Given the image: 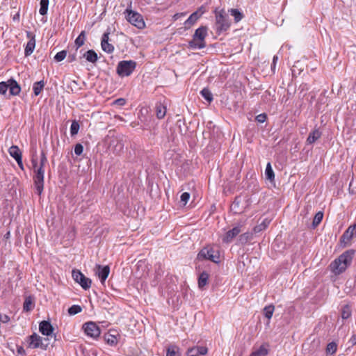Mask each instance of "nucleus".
I'll return each mask as SVG.
<instances>
[{
    "instance_id": "38",
    "label": "nucleus",
    "mask_w": 356,
    "mask_h": 356,
    "mask_svg": "<svg viewBox=\"0 0 356 356\" xmlns=\"http://www.w3.org/2000/svg\"><path fill=\"white\" fill-rule=\"evenodd\" d=\"M323 212L318 211V213H316L314 218V220H313V222H312L313 226L316 227L318 225H319V223L321 222V220L323 219Z\"/></svg>"
},
{
    "instance_id": "23",
    "label": "nucleus",
    "mask_w": 356,
    "mask_h": 356,
    "mask_svg": "<svg viewBox=\"0 0 356 356\" xmlns=\"http://www.w3.org/2000/svg\"><path fill=\"white\" fill-rule=\"evenodd\" d=\"M83 57L86 60L90 63H95L98 60L97 53L93 50H88L83 54Z\"/></svg>"
},
{
    "instance_id": "1",
    "label": "nucleus",
    "mask_w": 356,
    "mask_h": 356,
    "mask_svg": "<svg viewBox=\"0 0 356 356\" xmlns=\"http://www.w3.org/2000/svg\"><path fill=\"white\" fill-rule=\"evenodd\" d=\"M31 165L33 172V180L37 193L40 195L44 189V166L47 163V158L44 151L40 153V157L34 152L31 157Z\"/></svg>"
},
{
    "instance_id": "15",
    "label": "nucleus",
    "mask_w": 356,
    "mask_h": 356,
    "mask_svg": "<svg viewBox=\"0 0 356 356\" xmlns=\"http://www.w3.org/2000/svg\"><path fill=\"white\" fill-rule=\"evenodd\" d=\"M204 13V8L201 7L198 10L192 13L190 17L186 19L184 24L186 26H191L194 24L197 20Z\"/></svg>"
},
{
    "instance_id": "30",
    "label": "nucleus",
    "mask_w": 356,
    "mask_h": 356,
    "mask_svg": "<svg viewBox=\"0 0 356 356\" xmlns=\"http://www.w3.org/2000/svg\"><path fill=\"white\" fill-rule=\"evenodd\" d=\"M105 341L108 345L112 346H115L118 342L117 337L111 333H108L105 335Z\"/></svg>"
},
{
    "instance_id": "32",
    "label": "nucleus",
    "mask_w": 356,
    "mask_h": 356,
    "mask_svg": "<svg viewBox=\"0 0 356 356\" xmlns=\"http://www.w3.org/2000/svg\"><path fill=\"white\" fill-rule=\"evenodd\" d=\"M337 350V345L335 342H330L327 345L326 354L327 356L334 355Z\"/></svg>"
},
{
    "instance_id": "20",
    "label": "nucleus",
    "mask_w": 356,
    "mask_h": 356,
    "mask_svg": "<svg viewBox=\"0 0 356 356\" xmlns=\"http://www.w3.org/2000/svg\"><path fill=\"white\" fill-rule=\"evenodd\" d=\"M8 85H9L8 89H9L10 95H17L20 92L21 88H20L19 85L17 83V81H15L14 79H9Z\"/></svg>"
},
{
    "instance_id": "46",
    "label": "nucleus",
    "mask_w": 356,
    "mask_h": 356,
    "mask_svg": "<svg viewBox=\"0 0 356 356\" xmlns=\"http://www.w3.org/2000/svg\"><path fill=\"white\" fill-rule=\"evenodd\" d=\"M175 349L176 347L175 346L169 347L167 350L166 356H175Z\"/></svg>"
},
{
    "instance_id": "48",
    "label": "nucleus",
    "mask_w": 356,
    "mask_h": 356,
    "mask_svg": "<svg viewBox=\"0 0 356 356\" xmlns=\"http://www.w3.org/2000/svg\"><path fill=\"white\" fill-rule=\"evenodd\" d=\"M126 103V101L123 98H119L114 101V104L119 106H124Z\"/></svg>"
},
{
    "instance_id": "40",
    "label": "nucleus",
    "mask_w": 356,
    "mask_h": 356,
    "mask_svg": "<svg viewBox=\"0 0 356 356\" xmlns=\"http://www.w3.org/2000/svg\"><path fill=\"white\" fill-rule=\"evenodd\" d=\"M252 238V234L249 232H245L239 236V241L242 243H247Z\"/></svg>"
},
{
    "instance_id": "34",
    "label": "nucleus",
    "mask_w": 356,
    "mask_h": 356,
    "mask_svg": "<svg viewBox=\"0 0 356 356\" xmlns=\"http://www.w3.org/2000/svg\"><path fill=\"white\" fill-rule=\"evenodd\" d=\"M49 6V0H41L40 1V8L39 10V13L42 15H44L47 14Z\"/></svg>"
},
{
    "instance_id": "2",
    "label": "nucleus",
    "mask_w": 356,
    "mask_h": 356,
    "mask_svg": "<svg viewBox=\"0 0 356 356\" xmlns=\"http://www.w3.org/2000/svg\"><path fill=\"white\" fill-rule=\"evenodd\" d=\"M354 254L355 250H353L344 252L330 264L332 271L335 275H339L345 271L347 267L350 265Z\"/></svg>"
},
{
    "instance_id": "22",
    "label": "nucleus",
    "mask_w": 356,
    "mask_h": 356,
    "mask_svg": "<svg viewBox=\"0 0 356 356\" xmlns=\"http://www.w3.org/2000/svg\"><path fill=\"white\" fill-rule=\"evenodd\" d=\"M321 133L318 129H314L312 132L309 133L307 138V143L308 144H313L314 142H316L318 138H321Z\"/></svg>"
},
{
    "instance_id": "45",
    "label": "nucleus",
    "mask_w": 356,
    "mask_h": 356,
    "mask_svg": "<svg viewBox=\"0 0 356 356\" xmlns=\"http://www.w3.org/2000/svg\"><path fill=\"white\" fill-rule=\"evenodd\" d=\"M83 151V147L81 144H76L74 147V153L77 156H80Z\"/></svg>"
},
{
    "instance_id": "33",
    "label": "nucleus",
    "mask_w": 356,
    "mask_h": 356,
    "mask_svg": "<svg viewBox=\"0 0 356 356\" xmlns=\"http://www.w3.org/2000/svg\"><path fill=\"white\" fill-rule=\"evenodd\" d=\"M275 310V307L273 305H269L266 306L264 309V313L265 317H266L268 320H270Z\"/></svg>"
},
{
    "instance_id": "44",
    "label": "nucleus",
    "mask_w": 356,
    "mask_h": 356,
    "mask_svg": "<svg viewBox=\"0 0 356 356\" xmlns=\"http://www.w3.org/2000/svg\"><path fill=\"white\" fill-rule=\"evenodd\" d=\"M181 202H183L184 205H186L189 200L190 194L188 192H184L181 195Z\"/></svg>"
},
{
    "instance_id": "43",
    "label": "nucleus",
    "mask_w": 356,
    "mask_h": 356,
    "mask_svg": "<svg viewBox=\"0 0 356 356\" xmlns=\"http://www.w3.org/2000/svg\"><path fill=\"white\" fill-rule=\"evenodd\" d=\"M8 81L0 82V94L5 95L8 89Z\"/></svg>"
},
{
    "instance_id": "11",
    "label": "nucleus",
    "mask_w": 356,
    "mask_h": 356,
    "mask_svg": "<svg viewBox=\"0 0 356 356\" xmlns=\"http://www.w3.org/2000/svg\"><path fill=\"white\" fill-rule=\"evenodd\" d=\"M95 272V275L99 278L101 282L104 284L109 275L110 268L108 266H102L99 264H97Z\"/></svg>"
},
{
    "instance_id": "39",
    "label": "nucleus",
    "mask_w": 356,
    "mask_h": 356,
    "mask_svg": "<svg viewBox=\"0 0 356 356\" xmlns=\"http://www.w3.org/2000/svg\"><path fill=\"white\" fill-rule=\"evenodd\" d=\"M79 129V124L76 121H73L70 126V134L72 136L76 135Z\"/></svg>"
},
{
    "instance_id": "13",
    "label": "nucleus",
    "mask_w": 356,
    "mask_h": 356,
    "mask_svg": "<svg viewBox=\"0 0 356 356\" xmlns=\"http://www.w3.org/2000/svg\"><path fill=\"white\" fill-rule=\"evenodd\" d=\"M241 231V225L234 227L225 233V236L222 237V241L226 243H229Z\"/></svg>"
},
{
    "instance_id": "50",
    "label": "nucleus",
    "mask_w": 356,
    "mask_h": 356,
    "mask_svg": "<svg viewBox=\"0 0 356 356\" xmlns=\"http://www.w3.org/2000/svg\"><path fill=\"white\" fill-rule=\"evenodd\" d=\"M15 161L17 163V165H19L20 169H22L23 170H24V165H23V163H22V157L19 159H17Z\"/></svg>"
},
{
    "instance_id": "29",
    "label": "nucleus",
    "mask_w": 356,
    "mask_h": 356,
    "mask_svg": "<svg viewBox=\"0 0 356 356\" xmlns=\"http://www.w3.org/2000/svg\"><path fill=\"white\" fill-rule=\"evenodd\" d=\"M156 116L159 119H162L166 113V108L161 104H157L156 106Z\"/></svg>"
},
{
    "instance_id": "24",
    "label": "nucleus",
    "mask_w": 356,
    "mask_h": 356,
    "mask_svg": "<svg viewBox=\"0 0 356 356\" xmlns=\"http://www.w3.org/2000/svg\"><path fill=\"white\" fill-rule=\"evenodd\" d=\"M8 153L15 160L22 157L19 148L16 145H12L8 149Z\"/></svg>"
},
{
    "instance_id": "18",
    "label": "nucleus",
    "mask_w": 356,
    "mask_h": 356,
    "mask_svg": "<svg viewBox=\"0 0 356 356\" xmlns=\"http://www.w3.org/2000/svg\"><path fill=\"white\" fill-rule=\"evenodd\" d=\"M39 330L43 335L50 336L53 333L54 327L49 321H43L40 323Z\"/></svg>"
},
{
    "instance_id": "26",
    "label": "nucleus",
    "mask_w": 356,
    "mask_h": 356,
    "mask_svg": "<svg viewBox=\"0 0 356 356\" xmlns=\"http://www.w3.org/2000/svg\"><path fill=\"white\" fill-rule=\"evenodd\" d=\"M209 280V274L206 272H202L198 278V286L200 289H202L207 284Z\"/></svg>"
},
{
    "instance_id": "9",
    "label": "nucleus",
    "mask_w": 356,
    "mask_h": 356,
    "mask_svg": "<svg viewBox=\"0 0 356 356\" xmlns=\"http://www.w3.org/2000/svg\"><path fill=\"white\" fill-rule=\"evenodd\" d=\"M83 330L85 334L92 339H97L100 334L99 327L94 322H87L83 325Z\"/></svg>"
},
{
    "instance_id": "21",
    "label": "nucleus",
    "mask_w": 356,
    "mask_h": 356,
    "mask_svg": "<svg viewBox=\"0 0 356 356\" xmlns=\"http://www.w3.org/2000/svg\"><path fill=\"white\" fill-rule=\"evenodd\" d=\"M228 15L229 14L234 17V22L238 23L243 18V14L238 9L231 8L227 11Z\"/></svg>"
},
{
    "instance_id": "36",
    "label": "nucleus",
    "mask_w": 356,
    "mask_h": 356,
    "mask_svg": "<svg viewBox=\"0 0 356 356\" xmlns=\"http://www.w3.org/2000/svg\"><path fill=\"white\" fill-rule=\"evenodd\" d=\"M351 316V309L349 305H346L343 307L341 311V317L343 319H348Z\"/></svg>"
},
{
    "instance_id": "8",
    "label": "nucleus",
    "mask_w": 356,
    "mask_h": 356,
    "mask_svg": "<svg viewBox=\"0 0 356 356\" xmlns=\"http://www.w3.org/2000/svg\"><path fill=\"white\" fill-rule=\"evenodd\" d=\"M199 259H209L213 262L218 263L219 260V252L211 247L204 248L197 254Z\"/></svg>"
},
{
    "instance_id": "28",
    "label": "nucleus",
    "mask_w": 356,
    "mask_h": 356,
    "mask_svg": "<svg viewBox=\"0 0 356 356\" xmlns=\"http://www.w3.org/2000/svg\"><path fill=\"white\" fill-rule=\"evenodd\" d=\"M265 175L267 179H268L270 181H274L275 179V174L273 170V168L271 167L270 163H268L266 165V170H265Z\"/></svg>"
},
{
    "instance_id": "47",
    "label": "nucleus",
    "mask_w": 356,
    "mask_h": 356,
    "mask_svg": "<svg viewBox=\"0 0 356 356\" xmlns=\"http://www.w3.org/2000/svg\"><path fill=\"white\" fill-rule=\"evenodd\" d=\"M256 120L261 123H263L266 120V115L264 113L259 114L256 117Z\"/></svg>"
},
{
    "instance_id": "4",
    "label": "nucleus",
    "mask_w": 356,
    "mask_h": 356,
    "mask_svg": "<svg viewBox=\"0 0 356 356\" xmlns=\"http://www.w3.org/2000/svg\"><path fill=\"white\" fill-rule=\"evenodd\" d=\"M216 30L219 32L226 31L231 25V21L228 17V13L225 10L216 11Z\"/></svg>"
},
{
    "instance_id": "51",
    "label": "nucleus",
    "mask_w": 356,
    "mask_h": 356,
    "mask_svg": "<svg viewBox=\"0 0 356 356\" xmlns=\"http://www.w3.org/2000/svg\"><path fill=\"white\" fill-rule=\"evenodd\" d=\"M349 342L351 343L352 346L356 344V334H354L351 337V338L349 340Z\"/></svg>"
},
{
    "instance_id": "3",
    "label": "nucleus",
    "mask_w": 356,
    "mask_h": 356,
    "mask_svg": "<svg viewBox=\"0 0 356 356\" xmlns=\"http://www.w3.org/2000/svg\"><path fill=\"white\" fill-rule=\"evenodd\" d=\"M207 35V30L206 27L201 26L196 29L193 40L189 42L191 48L195 49H201L204 48L205 44V38Z\"/></svg>"
},
{
    "instance_id": "31",
    "label": "nucleus",
    "mask_w": 356,
    "mask_h": 356,
    "mask_svg": "<svg viewBox=\"0 0 356 356\" xmlns=\"http://www.w3.org/2000/svg\"><path fill=\"white\" fill-rule=\"evenodd\" d=\"M269 223H270V220H268L266 218L264 219L261 224H259L254 227V229H253L254 232L258 233V232H261L262 230L265 229L268 226Z\"/></svg>"
},
{
    "instance_id": "14",
    "label": "nucleus",
    "mask_w": 356,
    "mask_h": 356,
    "mask_svg": "<svg viewBox=\"0 0 356 356\" xmlns=\"http://www.w3.org/2000/svg\"><path fill=\"white\" fill-rule=\"evenodd\" d=\"M26 36L29 39L25 47V55L30 56L34 51L35 47V35L30 31H26Z\"/></svg>"
},
{
    "instance_id": "7",
    "label": "nucleus",
    "mask_w": 356,
    "mask_h": 356,
    "mask_svg": "<svg viewBox=\"0 0 356 356\" xmlns=\"http://www.w3.org/2000/svg\"><path fill=\"white\" fill-rule=\"evenodd\" d=\"M28 346L30 348H40L43 350H46L48 346V339H43L40 336L36 333H33L32 335L27 338Z\"/></svg>"
},
{
    "instance_id": "19",
    "label": "nucleus",
    "mask_w": 356,
    "mask_h": 356,
    "mask_svg": "<svg viewBox=\"0 0 356 356\" xmlns=\"http://www.w3.org/2000/svg\"><path fill=\"white\" fill-rule=\"evenodd\" d=\"M268 354V346L263 344L258 348H254L250 356H266Z\"/></svg>"
},
{
    "instance_id": "16",
    "label": "nucleus",
    "mask_w": 356,
    "mask_h": 356,
    "mask_svg": "<svg viewBox=\"0 0 356 356\" xmlns=\"http://www.w3.org/2000/svg\"><path fill=\"white\" fill-rule=\"evenodd\" d=\"M109 33H104L103 34L102 42H101V46L102 49L104 51L111 54L114 51V47L113 44H110L108 42V37Z\"/></svg>"
},
{
    "instance_id": "37",
    "label": "nucleus",
    "mask_w": 356,
    "mask_h": 356,
    "mask_svg": "<svg viewBox=\"0 0 356 356\" xmlns=\"http://www.w3.org/2000/svg\"><path fill=\"white\" fill-rule=\"evenodd\" d=\"M82 311V308L79 305H74L68 309V314L70 316H73L80 313Z\"/></svg>"
},
{
    "instance_id": "25",
    "label": "nucleus",
    "mask_w": 356,
    "mask_h": 356,
    "mask_svg": "<svg viewBox=\"0 0 356 356\" xmlns=\"http://www.w3.org/2000/svg\"><path fill=\"white\" fill-rule=\"evenodd\" d=\"M86 38V31H82L74 41V44L76 47V49L84 44Z\"/></svg>"
},
{
    "instance_id": "42",
    "label": "nucleus",
    "mask_w": 356,
    "mask_h": 356,
    "mask_svg": "<svg viewBox=\"0 0 356 356\" xmlns=\"http://www.w3.org/2000/svg\"><path fill=\"white\" fill-rule=\"evenodd\" d=\"M66 55H67L66 51H64V50L60 51L55 55L54 59L58 62L62 61L63 60L65 59V58L66 57Z\"/></svg>"
},
{
    "instance_id": "27",
    "label": "nucleus",
    "mask_w": 356,
    "mask_h": 356,
    "mask_svg": "<svg viewBox=\"0 0 356 356\" xmlns=\"http://www.w3.org/2000/svg\"><path fill=\"white\" fill-rule=\"evenodd\" d=\"M44 86V82L43 81H40L38 82L34 83L33 86V90L34 92V95L35 96H38L40 94L42 90H43Z\"/></svg>"
},
{
    "instance_id": "5",
    "label": "nucleus",
    "mask_w": 356,
    "mask_h": 356,
    "mask_svg": "<svg viewBox=\"0 0 356 356\" xmlns=\"http://www.w3.org/2000/svg\"><path fill=\"white\" fill-rule=\"evenodd\" d=\"M124 14L125 15V18L133 26L137 27L139 29L145 28V23L143 16L140 13L132 10L126 9L124 12Z\"/></svg>"
},
{
    "instance_id": "35",
    "label": "nucleus",
    "mask_w": 356,
    "mask_h": 356,
    "mask_svg": "<svg viewBox=\"0 0 356 356\" xmlns=\"http://www.w3.org/2000/svg\"><path fill=\"white\" fill-rule=\"evenodd\" d=\"M202 96L209 102L213 100V95L211 91L208 88H203L200 92Z\"/></svg>"
},
{
    "instance_id": "52",
    "label": "nucleus",
    "mask_w": 356,
    "mask_h": 356,
    "mask_svg": "<svg viewBox=\"0 0 356 356\" xmlns=\"http://www.w3.org/2000/svg\"><path fill=\"white\" fill-rule=\"evenodd\" d=\"M18 353H20V354L24 353V349L22 347H20L18 349Z\"/></svg>"
},
{
    "instance_id": "12",
    "label": "nucleus",
    "mask_w": 356,
    "mask_h": 356,
    "mask_svg": "<svg viewBox=\"0 0 356 356\" xmlns=\"http://www.w3.org/2000/svg\"><path fill=\"white\" fill-rule=\"evenodd\" d=\"M354 236H356V222L345 231L341 238V242L346 245Z\"/></svg>"
},
{
    "instance_id": "41",
    "label": "nucleus",
    "mask_w": 356,
    "mask_h": 356,
    "mask_svg": "<svg viewBox=\"0 0 356 356\" xmlns=\"http://www.w3.org/2000/svg\"><path fill=\"white\" fill-rule=\"evenodd\" d=\"M32 305H33V302H32L31 298L30 297L26 298L24 302V306H23L24 310L26 311V312L30 311L31 309Z\"/></svg>"
},
{
    "instance_id": "17",
    "label": "nucleus",
    "mask_w": 356,
    "mask_h": 356,
    "mask_svg": "<svg viewBox=\"0 0 356 356\" xmlns=\"http://www.w3.org/2000/svg\"><path fill=\"white\" fill-rule=\"evenodd\" d=\"M207 352V348L204 346H194L187 350L186 356L204 355Z\"/></svg>"
},
{
    "instance_id": "49",
    "label": "nucleus",
    "mask_w": 356,
    "mask_h": 356,
    "mask_svg": "<svg viewBox=\"0 0 356 356\" xmlns=\"http://www.w3.org/2000/svg\"><path fill=\"white\" fill-rule=\"evenodd\" d=\"M278 60V56H273V63L271 65V69L272 70H275V67H276V63Z\"/></svg>"
},
{
    "instance_id": "6",
    "label": "nucleus",
    "mask_w": 356,
    "mask_h": 356,
    "mask_svg": "<svg viewBox=\"0 0 356 356\" xmlns=\"http://www.w3.org/2000/svg\"><path fill=\"white\" fill-rule=\"evenodd\" d=\"M136 63L134 60L120 61L117 66V72L120 76H128L135 70Z\"/></svg>"
},
{
    "instance_id": "10",
    "label": "nucleus",
    "mask_w": 356,
    "mask_h": 356,
    "mask_svg": "<svg viewBox=\"0 0 356 356\" xmlns=\"http://www.w3.org/2000/svg\"><path fill=\"white\" fill-rule=\"evenodd\" d=\"M72 275L74 280L79 283L83 289L86 290L90 287L91 280L86 277L80 270H73Z\"/></svg>"
}]
</instances>
